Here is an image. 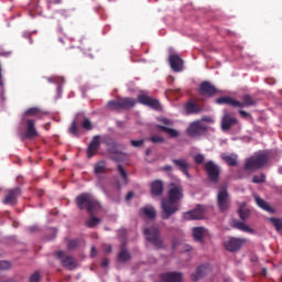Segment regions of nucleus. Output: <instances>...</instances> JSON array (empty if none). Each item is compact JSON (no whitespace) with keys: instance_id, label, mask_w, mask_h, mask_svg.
Segmentation results:
<instances>
[{"instance_id":"f257e3e1","label":"nucleus","mask_w":282,"mask_h":282,"mask_svg":"<svg viewBox=\"0 0 282 282\" xmlns=\"http://www.w3.org/2000/svg\"><path fill=\"white\" fill-rule=\"evenodd\" d=\"M184 199V187L176 183H170L167 198L161 200V218L171 219L180 210V202Z\"/></svg>"},{"instance_id":"f03ea898","label":"nucleus","mask_w":282,"mask_h":282,"mask_svg":"<svg viewBox=\"0 0 282 282\" xmlns=\"http://www.w3.org/2000/svg\"><path fill=\"white\" fill-rule=\"evenodd\" d=\"M75 202H76L77 208H79V210H85V208H86V210H87V213H89V215H94L102 208V206L100 205V202H98V199H96V197H94L89 193L79 194L76 197Z\"/></svg>"},{"instance_id":"7ed1b4c3","label":"nucleus","mask_w":282,"mask_h":282,"mask_svg":"<svg viewBox=\"0 0 282 282\" xmlns=\"http://www.w3.org/2000/svg\"><path fill=\"white\" fill-rule=\"evenodd\" d=\"M268 162H270V153L260 152L246 160L245 171H258V169H263Z\"/></svg>"},{"instance_id":"20e7f679","label":"nucleus","mask_w":282,"mask_h":282,"mask_svg":"<svg viewBox=\"0 0 282 282\" xmlns=\"http://www.w3.org/2000/svg\"><path fill=\"white\" fill-rule=\"evenodd\" d=\"M147 241L152 243L156 250H162L164 248V240H162V236L160 234V228L156 226H152L149 228H145L143 231Z\"/></svg>"},{"instance_id":"39448f33","label":"nucleus","mask_w":282,"mask_h":282,"mask_svg":"<svg viewBox=\"0 0 282 282\" xmlns=\"http://www.w3.org/2000/svg\"><path fill=\"white\" fill-rule=\"evenodd\" d=\"M159 122H162V124H156V129H159V131H162L163 133H167L170 138H178L180 137V132L173 128H169V127H173V124H175V122L166 117H161L159 118Z\"/></svg>"},{"instance_id":"423d86ee","label":"nucleus","mask_w":282,"mask_h":282,"mask_svg":"<svg viewBox=\"0 0 282 282\" xmlns=\"http://www.w3.org/2000/svg\"><path fill=\"white\" fill-rule=\"evenodd\" d=\"M204 170L207 173V177L212 184H217V182H219V175L221 173L219 165L215 164L213 161H207L204 163Z\"/></svg>"},{"instance_id":"0eeeda50","label":"nucleus","mask_w":282,"mask_h":282,"mask_svg":"<svg viewBox=\"0 0 282 282\" xmlns=\"http://www.w3.org/2000/svg\"><path fill=\"white\" fill-rule=\"evenodd\" d=\"M217 206L220 213H226L230 208V196L228 195V189L225 186L219 188L217 195Z\"/></svg>"},{"instance_id":"6e6552de","label":"nucleus","mask_w":282,"mask_h":282,"mask_svg":"<svg viewBox=\"0 0 282 282\" xmlns=\"http://www.w3.org/2000/svg\"><path fill=\"white\" fill-rule=\"evenodd\" d=\"M208 131V124L206 122L198 120L194 121L189 124L187 128V135L191 138H197L198 135H203V133H206Z\"/></svg>"},{"instance_id":"1a4fd4ad","label":"nucleus","mask_w":282,"mask_h":282,"mask_svg":"<svg viewBox=\"0 0 282 282\" xmlns=\"http://www.w3.org/2000/svg\"><path fill=\"white\" fill-rule=\"evenodd\" d=\"M208 210V207L206 205H197L195 209L186 212L184 214V219L187 221H195L204 219V216L206 215Z\"/></svg>"},{"instance_id":"9d476101","label":"nucleus","mask_w":282,"mask_h":282,"mask_svg":"<svg viewBox=\"0 0 282 282\" xmlns=\"http://www.w3.org/2000/svg\"><path fill=\"white\" fill-rule=\"evenodd\" d=\"M138 102H140V105H144V107H150V109H154V111H162V105L160 104V100L149 95H138Z\"/></svg>"},{"instance_id":"9b49d317","label":"nucleus","mask_w":282,"mask_h":282,"mask_svg":"<svg viewBox=\"0 0 282 282\" xmlns=\"http://www.w3.org/2000/svg\"><path fill=\"white\" fill-rule=\"evenodd\" d=\"M243 243H246L243 238H229L224 246L228 252H239V249L243 248Z\"/></svg>"},{"instance_id":"f8f14e48","label":"nucleus","mask_w":282,"mask_h":282,"mask_svg":"<svg viewBox=\"0 0 282 282\" xmlns=\"http://www.w3.org/2000/svg\"><path fill=\"white\" fill-rule=\"evenodd\" d=\"M20 195H21V188L15 187V188L9 189L8 194L2 200V204L9 205V206H15L17 199H19Z\"/></svg>"},{"instance_id":"ddd939ff","label":"nucleus","mask_w":282,"mask_h":282,"mask_svg":"<svg viewBox=\"0 0 282 282\" xmlns=\"http://www.w3.org/2000/svg\"><path fill=\"white\" fill-rule=\"evenodd\" d=\"M172 163L181 173H184V175L191 180V173H188V169H191V164H188V161L186 159H173Z\"/></svg>"},{"instance_id":"4468645a","label":"nucleus","mask_w":282,"mask_h":282,"mask_svg":"<svg viewBox=\"0 0 282 282\" xmlns=\"http://www.w3.org/2000/svg\"><path fill=\"white\" fill-rule=\"evenodd\" d=\"M101 142L107 147V150L111 154L118 155V153H120V151H118V142H116L115 138H111L110 135H105Z\"/></svg>"},{"instance_id":"2eb2a0df","label":"nucleus","mask_w":282,"mask_h":282,"mask_svg":"<svg viewBox=\"0 0 282 282\" xmlns=\"http://www.w3.org/2000/svg\"><path fill=\"white\" fill-rule=\"evenodd\" d=\"M199 91L202 96H207L208 98H213L215 94H217V89L209 82H203L199 85Z\"/></svg>"},{"instance_id":"dca6fc26","label":"nucleus","mask_w":282,"mask_h":282,"mask_svg":"<svg viewBox=\"0 0 282 282\" xmlns=\"http://www.w3.org/2000/svg\"><path fill=\"white\" fill-rule=\"evenodd\" d=\"M24 138L26 140H34V138H39V131H36V126L34 124V120L29 119L26 121V130L24 132Z\"/></svg>"},{"instance_id":"f3484780","label":"nucleus","mask_w":282,"mask_h":282,"mask_svg":"<svg viewBox=\"0 0 282 282\" xmlns=\"http://www.w3.org/2000/svg\"><path fill=\"white\" fill-rule=\"evenodd\" d=\"M170 65L173 72H182L184 69V61L177 54L170 55Z\"/></svg>"},{"instance_id":"a211bd4d","label":"nucleus","mask_w":282,"mask_h":282,"mask_svg":"<svg viewBox=\"0 0 282 282\" xmlns=\"http://www.w3.org/2000/svg\"><path fill=\"white\" fill-rule=\"evenodd\" d=\"M98 149H100V135H95L87 149L88 158H94L98 153Z\"/></svg>"},{"instance_id":"6ab92c4d","label":"nucleus","mask_w":282,"mask_h":282,"mask_svg":"<svg viewBox=\"0 0 282 282\" xmlns=\"http://www.w3.org/2000/svg\"><path fill=\"white\" fill-rule=\"evenodd\" d=\"M237 124V118L230 116V113H225L221 119V129L223 131H230L232 127Z\"/></svg>"},{"instance_id":"aec40b11","label":"nucleus","mask_w":282,"mask_h":282,"mask_svg":"<svg viewBox=\"0 0 282 282\" xmlns=\"http://www.w3.org/2000/svg\"><path fill=\"white\" fill-rule=\"evenodd\" d=\"M150 193L153 197H161L162 193H164V183L160 180L153 181Z\"/></svg>"},{"instance_id":"412c9836","label":"nucleus","mask_w":282,"mask_h":282,"mask_svg":"<svg viewBox=\"0 0 282 282\" xmlns=\"http://www.w3.org/2000/svg\"><path fill=\"white\" fill-rule=\"evenodd\" d=\"M254 202L257 206H259V208H261L262 210H265V213H270L271 215H274V213H276V210H274V208L270 206L269 202H265L263 198L257 195L254 196Z\"/></svg>"},{"instance_id":"4be33fe9","label":"nucleus","mask_w":282,"mask_h":282,"mask_svg":"<svg viewBox=\"0 0 282 282\" xmlns=\"http://www.w3.org/2000/svg\"><path fill=\"white\" fill-rule=\"evenodd\" d=\"M185 111L187 116H192L193 113H202V111H204V108L194 101H188L185 106Z\"/></svg>"},{"instance_id":"5701e85b","label":"nucleus","mask_w":282,"mask_h":282,"mask_svg":"<svg viewBox=\"0 0 282 282\" xmlns=\"http://www.w3.org/2000/svg\"><path fill=\"white\" fill-rule=\"evenodd\" d=\"M217 105H230V107H239L241 104H239V100L229 97V96H224L219 97L216 99Z\"/></svg>"},{"instance_id":"b1692460","label":"nucleus","mask_w":282,"mask_h":282,"mask_svg":"<svg viewBox=\"0 0 282 282\" xmlns=\"http://www.w3.org/2000/svg\"><path fill=\"white\" fill-rule=\"evenodd\" d=\"M257 105V100L252 98L250 95H245L242 96V101H239V107L240 109H243V107H254Z\"/></svg>"},{"instance_id":"393cba45","label":"nucleus","mask_w":282,"mask_h":282,"mask_svg":"<svg viewBox=\"0 0 282 282\" xmlns=\"http://www.w3.org/2000/svg\"><path fill=\"white\" fill-rule=\"evenodd\" d=\"M207 272H208L207 265H199L196 269V272L192 274V281H199V279H204Z\"/></svg>"},{"instance_id":"a878e982","label":"nucleus","mask_w":282,"mask_h":282,"mask_svg":"<svg viewBox=\"0 0 282 282\" xmlns=\"http://www.w3.org/2000/svg\"><path fill=\"white\" fill-rule=\"evenodd\" d=\"M195 241H204V235H206V228L204 227H194L192 230Z\"/></svg>"},{"instance_id":"bb28decb","label":"nucleus","mask_w":282,"mask_h":282,"mask_svg":"<svg viewBox=\"0 0 282 282\" xmlns=\"http://www.w3.org/2000/svg\"><path fill=\"white\" fill-rule=\"evenodd\" d=\"M119 100H120L121 109H133V107H135V102H138L135 99L131 97H124Z\"/></svg>"},{"instance_id":"cd10ccee","label":"nucleus","mask_w":282,"mask_h":282,"mask_svg":"<svg viewBox=\"0 0 282 282\" xmlns=\"http://www.w3.org/2000/svg\"><path fill=\"white\" fill-rule=\"evenodd\" d=\"M232 228H236L237 230H241L242 232H252V228H250L245 223H241L237 219L231 220Z\"/></svg>"},{"instance_id":"c85d7f7f","label":"nucleus","mask_w":282,"mask_h":282,"mask_svg":"<svg viewBox=\"0 0 282 282\" xmlns=\"http://www.w3.org/2000/svg\"><path fill=\"white\" fill-rule=\"evenodd\" d=\"M95 175H102L107 173V163L105 161H99L94 166Z\"/></svg>"},{"instance_id":"c756f323","label":"nucleus","mask_w":282,"mask_h":282,"mask_svg":"<svg viewBox=\"0 0 282 282\" xmlns=\"http://www.w3.org/2000/svg\"><path fill=\"white\" fill-rule=\"evenodd\" d=\"M221 160H224V162H226V164H228V166H237V155L231 154L228 155L226 153L221 154Z\"/></svg>"},{"instance_id":"7c9ffc66","label":"nucleus","mask_w":282,"mask_h":282,"mask_svg":"<svg viewBox=\"0 0 282 282\" xmlns=\"http://www.w3.org/2000/svg\"><path fill=\"white\" fill-rule=\"evenodd\" d=\"M141 213L142 215L148 217V219H155V217L158 216V212H155V208L153 207H143L141 208Z\"/></svg>"},{"instance_id":"2f4dec72","label":"nucleus","mask_w":282,"mask_h":282,"mask_svg":"<svg viewBox=\"0 0 282 282\" xmlns=\"http://www.w3.org/2000/svg\"><path fill=\"white\" fill-rule=\"evenodd\" d=\"M63 267L67 268L68 270H74V268H76V259H74V257H66L63 261Z\"/></svg>"},{"instance_id":"473e14b6","label":"nucleus","mask_w":282,"mask_h":282,"mask_svg":"<svg viewBox=\"0 0 282 282\" xmlns=\"http://www.w3.org/2000/svg\"><path fill=\"white\" fill-rule=\"evenodd\" d=\"M78 123H80V115H77L76 119L72 122L68 132L72 135H78Z\"/></svg>"},{"instance_id":"72a5a7b5","label":"nucleus","mask_w":282,"mask_h":282,"mask_svg":"<svg viewBox=\"0 0 282 282\" xmlns=\"http://www.w3.org/2000/svg\"><path fill=\"white\" fill-rule=\"evenodd\" d=\"M79 116H80L79 122L83 129H85L86 131H91V129H94V127L91 126V121L87 117H84L83 115H79Z\"/></svg>"},{"instance_id":"f704fd0d","label":"nucleus","mask_w":282,"mask_h":282,"mask_svg":"<svg viewBox=\"0 0 282 282\" xmlns=\"http://www.w3.org/2000/svg\"><path fill=\"white\" fill-rule=\"evenodd\" d=\"M118 259L121 263H127V261H129V259H131V253H129V251L121 249L119 254H118Z\"/></svg>"},{"instance_id":"c9c22d12","label":"nucleus","mask_w":282,"mask_h":282,"mask_svg":"<svg viewBox=\"0 0 282 282\" xmlns=\"http://www.w3.org/2000/svg\"><path fill=\"white\" fill-rule=\"evenodd\" d=\"M238 214L240 219H242V221H246V219H248V217H250V209L246 208V207H240L238 209Z\"/></svg>"},{"instance_id":"e433bc0d","label":"nucleus","mask_w":282,"mask_h":282,"mask_svg":"<svg viewBox=\"0 0 282 282\" xmlns=\"http://www.w3.org/2000/svg\"><path fill=\"white\" fill-rule=\"evenodd\" d=\"M100 224V218L93 216L90 219L86 221L87 228H96Z\"/></svg>"},{"instance_id":"4c0bfd02","label":"nucleus","mask_w":282,"mask_h":282,"mask_svg":"<svg viewBox=\"0 0 282 282\" xmlns=\"http://www.w3.org/2000/svg\"><path fill=\"white\" fill-rule=\"evenodd\" d=\"M278 232H282V220L279 218H269Z\"/></svg>"},{"instance_id":"58836bf2","label":"nucleus","mask_w":282,"mask_h":282,"mask_svg":"<svg viewBox=\"0 0 282 282\" xmlns=\"http://www.w3.org/2000/svg\"><path fill=\"white\" fill-rule=\"evenodd\" d=\"M24 115L26 117H32V116H40L41 115V109L36 108V107H32L26 109V111L24 112Z\"/></svg>"},{"instance_id":"ea45409f","label":"nucleus","mask_w":282,"mask_h":282,"mask_svg":"<svg viewBox=\"0 0 282 282\" xmlns=\"http://www.w3.org/2000/svg\"><path fill=\"white\" fill-rule=\"evenodd\" d=\"M108 109H112L113 111L118 110V109H122L121 105H120V99L119 100H110L107 104Z\"/></svg>"},{"instance_id":"a19ab883","label":"nucleus","mask_w":282,"mask_h":282,"mask_svg":"<svg viewBox=\"0 0 282 282\" xmlns=\"http://www.w3.org/2000/svg\"><path fill=\"white\" fill-rule=\"evenodd\" d=\"M63 0H46L47 10H54V6H61Z\"/></svg>"},{"instance_id":"79ce46f5","label":"nucleus","mask_w":282,"mask_h":282,"mask_svg":"<svg viewBox=\"0 0 282 282\" xmlns=\"http://www.w3.org/2000/svg\"><path fill=\"white\" fill-rule=\"evenodd\" d=\"M265 182V174L254 175L252 178L253 184H263Z\"/></svg>"},{"instance_id":"37998d69","label":"nucleus","mask_w":282,"mask_h":282,"mask_svg":"<svg viewBox=\"0 0 282 282\" xmlns=\"http://www.w3.org/2000/svg\"><path fill=\"white\" fill-rule=\"evenodd\" d=\"M149 141L152 142L153 144H163L164 138L160 135H152L149 138Z\"/></svg>"},{"instance_id":"c03bdc74","label":"nucleus","mask_w":282,"mask_h":282,"mask_svg":"<svg viewBox=\"0 0 282 282\" xmlns=\"http://www.w3.org/2000/svg\"><path fill=\"white\" fill-rule=\"evenodd\" d=\"M117 169H118L123 182H126V184H127V182L129 180L127 176V171H124V167H122L120 164L117 166Z\"/></svg>"},{"instance_id":"a18cd8bd","label":"nucleus","mask_w":282,"mask_h":282,"mask_svg":"<svg viewBox=\"0 0 282 282\" xmlns=\"http://www.w3.org/2000/svg\"><path fill=\"white\" fill-rule=\"evenodd\" d=\"M204 160H206V156H204V154L194 155L195 164H204Z\"/></svg>"},{"instance_id":"49530a36","label":"nucleus","mask_w":282,"mask_h":282,"mask_svg":"<svg viewBox=\"0 0 282 282\" xmlns=\"http://www.w3.org/2000/svg\"><path fill=\"white\" fill-rule=\"evenodd\" d=\"M130 144L131 147H134V149H139V147H142V144H144V140H131Z\"/></svg>"},{"instance_id":"de8ad7c7","label":"nucleus","mask_w":282,"mask_h":282,"mask_svg":"<svg viewBox=\"0 0 282 282\" xmlns=\"http://www.w3.org/2000/svg\"><path fill=\"white\" fill-rule=\"evenodd\" d=\"M68 250H74L78 248V240H69L67 245Z\"/></svg>"},{"instance_id":"09e8293b","label":"nucleus","mask_w":282,"mask_h":282,"mask_svg":"<svg viewBox=\"0 0 282 282\" xmlns=\"http://www.w3.org/2000/svg\"><path fill=\"white\" fill-rule=\"evenodd\" d=\"M11 264L8 261H0V270H10Z\"/></svg>"},{"instance_id":"8fccbe9b","label":"nucleus","mask_w":282,"mask_h":282,"mask_svg":"<svg viewBox=\"0 0 282 282\" xmlns=\"http://www.w3.org/2000/svg\"><path fill=\"white\" fill-rule=\"evenodd\" d=\"M40 280H41V274H39V272H35L30 276V282H39Z\"/></svg>"},{"instance_id":"3c124183","label":"nucleus","mask_w":282,"mask_h":282,"mask_svg":"<svg viewBox=\"0 0 282 282\" xmlns=\"http://www.w3.org/2000/svg\"><path fill=\"white\" fill-rule=\"evenodd\" d=\"M239 113L241 118H252V115H250L249 112H246L245 110H239Z\"/></svg>"},{"instance_id":"603ef678","label":"nucleus","mask_w":282,"mask_h":282,"mask_svg":"<svg viewBox=\"0 0 282 282\" xmlns=\"http://www.w3.org/2000/svg\"><path fill=\"white\" fill-rule=\"evenodd\" d=\"M109 267V259H104L102 261H101V268H108Z\"/></svg>"},{"instance_id":"864d4df0","label":"nucleus","mask_w":282,"mask_h":282,"mask_svg":"<svg viewBox=\"0 0 282 282\" xmlns=\"http://www.w3.org/2000/svg\"><path fill=\"white\" fill-rule=\"evenodd\" d=\"M133 192H129L127 195H126V200L129 202L131 199H133Z\"/></svg>"},{"instance_id":"5fc2aeb1","label":"nucleus","mask_w":282,"mask_h":282,"mask_svg":"<svg viewBox=\"0 0 282 282\" xmlns=\"http://www.w3.org/2000/svg\"><path fill=\"white\" fill-rule=\"evenodd\" d=\"M162 171H165V173H169L170 171H173V166L165 165V166L162 167Z\"/></svg>"},{"instance_id":"6e6d98bb","label":"nucleus","mask_w":282,"mask_h":282,"mask_svg":"<svg viewBox=\"0 0 282 282\" xmlns=\"http://www.w3.org/2000/svg\"><path fill=\"white\" fill-rule=\"evenodd\" d=\"M57 12L61 13L62 17H64L65 19H67V10L61 9V10L57 11Z\"/></svg>"},{"instance_id":"4d7b16f0","label":"nucleus","mask_w":282,"mask_h":282,"mask_svg":"<svg viewBox=\"0 0 282 282\" xmlns=\"http://www.w3.org/2000/svg\"><path fill=\"white\" fill-rule=\"evenodd\" d=\"M98 251L96 250V247H91V249H90V257L91 258H94V257H96V253H97Z\"/></svg>"},{"instance_id":"13d9d810","label":"nucleus","mask_w":282,"mask_h":282,"mask_svg":"<svg viewBox=\"0 0 282 282\" xmlns=\"http://www.w3.org/2000/svg\"><path fill=\"white\" fill-rule=\"evenodd\" d=\"M56 257H57V259H63V257H65V252L58 251V252L56 253Z\"/></svg>"},{"instance_id":"bf43d9fd","label":"nucleus","mask_w":282,"mask_h":282,"mask_svg":"<svg viewBox=\"0 0 282 282\" xmlns=\"http://www.w3.org/2000/svg\"><path fill=\"white\" fill-rule=\"evenodd\" d=\"M117 127H124V121H117Z\"/></svg>"},{"instance_id":"052dcab7","label":"nucleus","mask_w":282,"mask_h":282,"mask_svg":"<svg viewBox=\"0 0 282 282\" xmlns=\"http://www.w3.org/2000/svg\"><path fill=\"white\" fill-rule=\"evenodd\" d=\"M202 122H210V117H206L203 120H200Z\"/></svg>"},{"instance_id":"680f3d73","label":"nucleus","mask_w":282,"mask_h":282,"mask_svg":"<svg viewBox=\"0 0 282 282\" xmlns=\"http://www.w3.org/2000/svg\"><path fill=\"white\" fill-rule=\"evenodd\" d=\"M145 155H151V149H150V148H148V149L145 150Z\"/></svg>"},{"instance_id":"e2e57ef3","label":"nucleus","mask_w":282,"mask_h":282,"mask_svg":"<svg viewBox=\"0 0 282 282\" xmlns=\"http://www.w3.org/2000/svg\"><path fill=\"white\" fill-rule=\"evenodd\" d=\"M278 173H279L280 175H282V166H280V167L278 169Z\"/></svg>"},{"instance_id":"0e129e2a","label":"nucleus","mask_w":282,"mask_h":282,"mask_svg":"<svg viewBox=\"0 0 282 282\" xmlns=\"http://www.w3.org/2000/svg\"><path fill=\"white\" fill-rule=\"evenodd\" d=\"M45 129H46V131L50 130V123H47V124L45 126Z\"/></svg>"},{"instance_id":"69168bd1","label":"nucleus","mask_w":282,"mask_h":282,"mask_svg":"<svg viewBox=\"0 0 282 282\" xmlns=\"http://www.w3.org/2000/svg\"><path fill=\"white\" fill-rule=\"evenodd\" d=\"M111 251V247H108L107 249H106V252H110Z\"/></svg>"},{"instance_id":"338daca9","label":"nucleus","mask_w":282,"mask_h":282,"mask_svg":"<svg viewBox=\"0 0 282 282\" xmlns=\"http://www.w3.org/2000/svg\"><path fill=\"white\" fill-rule=\"evenodd\" d=\"M30 230H31V232H34V227H31Z\"/></svg>"},{"instance_id":"774afa93","label":"nucleus","mask_w":282,"mask_h":282,"mask_svg":"<svg viewBox=\"0 0 282 282\" xmlns=\"http://www.w3.org/2000/svg\"><path fill=\"white\" fill-rule=\"evenodd\" d=\"M170 91H173V89H167L166 93L170 94Z\"/></svg>"}]
</instances>
